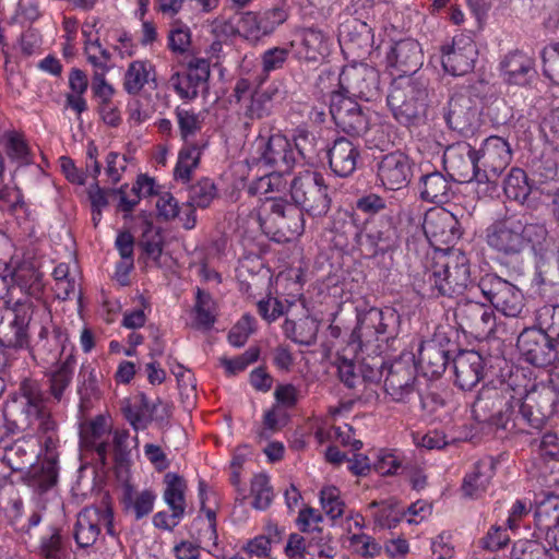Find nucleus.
<instances>
[{"label":"nucleus","instance_id":"1","mask_svg":"<svg viewBox=\"0 0 559 559\" xmlns=\"http://www.w3.org/2000/svg\"><path fill=\"white\" fill-rule=\"evenodd\" d=\"M20 392L23 399L21 411L12 418L5 415L0 437L1 461L12 472H22L32 464L35 455L31 445L33 437L39 439L48 453L57 448L59 441L58 424L39 383L25 379L21 382Z\"/></svg>","mask_w":559,"mask_h":559},{"label":"nucleus","instance_id":"2","mask_svg":"<svg viewBox=\"0 0 559 559\" xmlns=\"http://www.w3.org/2000/svg\"><path fill=\"white\" fill-rule=\"evenodd\" d=\"M544 224L530 223L525 215H510L493 222L486 230L487 245L503 257H518L527 248L537 250L546 241Z\"/></svg>","mask_w":559,"mask_h":559},{"label":"nucleus","instance_id":"3","mask_svg":"<svg viewBox=\"0 0 559 559\" xmlns=\"http://www.w3.org/2000/svg\"><path fill=\"white\" fill-rule=\"evenodd\" d=\"M428 82L419 76L397 75L391 83L386 105L394 120L406 128L426 121Z\"/></svg>","mask_w":559,"mask_h":559},{"label":"nucleus","instance_id":"4","mask_svg":"<svg viewBox=\"0 0 559 559\" xmlns=\"http://www.w3.org/2000/svg\"><path fill=\"white\" fill-rule=\"evenodd\" d=\"M471 282L468 259L462 252L441 257L423 274L424 294L430 297L462 294Z\"/></svg>","mask_w":559,"mask_h":559},{"label":"nucleus","instance_id":"5","mask_svg":"<svg viewBox=\"0 0 559 559\" xmlns=\"http://www.w3.org/2000/svg\"><path fill=\"white\" fill-rule=\"evenodd\" d=\"M255 211L261 229L267 235L277 236V240H288L305 230L302 211L285 199L267 197Z\"/></svg>","mask_w":559,"mask_h":559},{"label":"nucleus","instance_id":"6","mask_svg":"<svg viewBox=\"0 0 559 559\" xmlns=\"http://www.w3.org/2000/svg\"><path fill=\"white\" fill-rule=\"evenodd\" d=\"M467 152L473 153L476 163L479 164L477 183L487 185V190H496L503 171L512 160L510 143L498 135H491L484 140L479 150L467 145Z\"/></svg>","mask_w":559,"mask_h":559},{"label":"nucleus","instance_id":"7","mask_svg":"<svg viewBox=\"0 0 559 559\" xmlns=\"http://www.w3.org/2000/svg\"><path fill=\"white\" fill-rule=\"evenodd\" d=\"M294 203L311 217L325 216L331 207V197L324 178L317 171H304L290 182Z\"/></svg>","mask_w":559,"mask_h":559},{"label":"nucleus","instance_id":"8","mask_svg":"<svg viewBox=\"0 0 559 559\" xmlns=\"http://www.w3.org/2000/svg\"><path fill=\"white\" fill-rule=\"evenodd\" d=\"M32 317L33 302L29 299L17 300L12 308L0 309V342L8 348L27 347Z\"/></svg>","mask_w":559,"mask_h":559},{"label":"nucleus","instance_id":"9","mask_svg":"<svg viewBox=\"0 0 559 559\" xmlns=\"http://www.w3.org/2000/svg\"><path fill=\"white\" fill-rule=\"evenodd\" d=\"M478 288L483 296L507 317H518L524 308L522 292L496 274H485L478 283Z\"/></svg>","mask_w":559,"mask_h":559},{"label":"nucleus","instance_id":"10","mask_svg":"<svg viewBox=\"0 0 559 559\" xmlns=\"http://www.w3.org/2000/svg\"><path fill=\"white\" fill-rule=\"evenodd\" d=\"M349 97L373 102L380 96V73L373 67L361 63L345 68L340 75L330 73Z\"/></svg>","mask_w":559,"mask_h":559},{"label":"nucleus","instance_id":"11","mask_svg":"<svg viewBox=\"0 0 559 559\" xmlns=\"http://www.w3.org/2000/svg\"><path fill=\"white\" fill-rule=\"evenodd\" d=\"M516 346L521 357L538 368L550 366L559 356L558 346L540 325L523 330L518 337Z\"/></svg>","mask_w":559,"mask_h":559},{"label":"nucleus","instance_id":"12","mask_svg":"<svg viewBox=\"0 0 559 559\" xmlns=\"http://www.w3.org/2000/svg\"><path fill=\"white\" fill-rule=\"evenodd\" d=\"M330 114L334 123L352 136H361L369 129V117L361 106L340 91L331 93Z\"/></svg>","mask_w":559,"mask_h":559},{"label":"nucleus","instance_id":"13","mask_svg":"<svg viewBox=\"0 0 559 559\" xmlns=\"http://www.w3.org/2000/svg\"><path fill=\"white\" fill-rule=\"evenodd\" d=\"M515 405L519 409L512 425L509 426V419L502 421V415H500L499 420L496 423L498 427L502 429L518 428L520 431L525 432H528V428L539 430L544 427L549 414V397L543 394L531 393L523 401L518 400Z\"/></svg>","mask_w":559,"mask_h":559},{"label":"nucleus","instance_id":"14","mask_svg":"<svg viewBox=\"0 0 559 559\" xmlns=\"http://www.w3.org/2000/svg\"><path fill=\"white\" fill-rule=\"evenodd\" d=\"M258 159L265 166L280 171H292L297 164V156L288 138L274 133L265 138L260 131L257 138Z\"/></svg>","mask_w":559,"mask_h":559},{"label":"nucleus","instance_id":"15","mask_svg":"<svg viewBox=\"0 0 559 559\" xmlns=\"http://www.w3.org/2000/svg\"><path fill=\"white\" fill-rule=\"evenodd\" d=\"M112 511L105 508L86 507L76 518L73 538L79 548L92 547L100 535V527L105 525L109 534L112 532Z\"/></svg>","mask_w":559,"mask_h":559},{"label":"nucleus","instance_id":"16","mask_svg":"<svg viewBox=\"0 0 559 559\" xmlns=\"http://www.w3.org/2000/svg\"><path fill=\"white\" fill-rule=\"evenodd\" d=\"M412 177L413 162L400 151L383 155L377 163V178L388 190L397 191L407 187Z\"/></svg>","mask_w":559,"mask_h":559},{"label":"nucleus","instance_id":"17","mask_svg":"<svg viewBox=\"0 0 559 559\" xmlns=\"http://www.w3.org/2000/svg\"><path fill=\"white\" fill-rule=\"evenodd\" d=\"M454 317L463 332L475 336H485L495 326V314L491 308L474 300L459 302Z\"/></svg>","mask_w":559,"mask_h":559},{"label":"nucleus","instance_id":"18","mask_svg":"<svg viewBox=\"0 0 559 559\" xmlns=\"http://www.w3.org/2000/svg\"><path fill=\"white\" fill-rule=\"evenodd\" d=\"M210 62L203 58L189 61L183 72H177L170 78V84L182 99H194L200 91L207 88L210 79Z\"/></svg>","mask_w":559,"mask_h":559},{"label":"nucleus","instance_id":"19","mask_svg":"<svg viewBox=\"0 0 559 559\" xmlns=\"http://www.w3.org/2000/svg\"><path fill=\"white\" fill-rule=\"evenodd\" d=\"M478 51L474 40L466 35H457L452 45L443 48L442 67L453 76H461L474 69Z\"/></svg>","mask_w":559,"mask_h":559},{"label":"nucleus","instance_id":"20","mask_svg":"<svg viewBox=\"0 0 559 559\" xmlns=\"http://www.w3.org/2000/svg\"><path fill=\"white\" fill-rule=\"evenodd\" d=\"M423 228L431 243L451 245L462 236L456 216L444 209L428 212Z\"/></svg>","mask_w":559,"mask_h":559},{"label":"nucleus","instance_id":"21","mask_svg":"<svg viewBox=\"0 0 559 559\" xmlns=\"http://www.w3.org/2000/svg\"><path fill=\"white\" fill-rule=\"evenodd\" d=\"M424 53L420 44L413 38L395 41L386 52V64L397 75H412L420 69Z\"/></svg>","mask_w":559,"mask_h":559},{"label":"nucleus","instance_id":"22","mask_svg":"<svg viewBox=\"0 0 559 559\" xmlns=\"http://www.w3.org/2000/svg\"><path fill=\"white\" fill-rule=\"evenodd\" d=\"M338 40L343 49L357 57H365L373 48L374 35L367 22L353 17L341 24Z\"/></svg>","mask_w":559,"mask_h":559},{"label":"nucleus","instance_id":"23","mask_svg":"<svg viewBox=\"0 0 559 559\" xmlns=\"http://www.w3.org/2000/svg\"><path fill=\"white\" fill-rule=\"evenodd\" d=\"M504 82L518 86L530 85L537 76L535 60L521 50L504 56L500 63Z\"/></svg>","mask_w":559,"mask_h":559},{"label":"nucleus","instance_id":"24","mask_svg":"<svg viewBox=\"0 0 559 559\" xmlns=\"http://www.w3.org/2000/svg\"><path fill=\"white\" fill-rule=\"evenodd\" d=\"M448 126L461 134L473 132L478 122V111L471 97L463 94L453 95L444 112Z\"/></svg>","mask_w":559,"mask_h":559},{"label":"nucleus","instance_id":"25","mask_svg":"<svg viewBox=\"0 0 559 559\" xmlns=\"http://www.w3.org/2000/svg\"><path fill=\"white\" fill-rule=\"evenodd\" d=\"M384 390L393 401L405 402L415 392L414 367L394 361L385 368Z\"/></svg>","mask_w":559,"mask_h":559},{"label":"nucleus","instance_id":"26","mask_svg":"<svg viewBox=\"0 0 559 559\" xmlns=\"http://www.w3.org/2000/svg\"><path fill=\"white\" fill-rule=\"evenodd\" d=\"M453 369L455 384L461 390H472L484 377V359L475 350H463L453 359Z\"/></svg>","mask_w":559,"mask_h":559},{"label":"nucleus","instance_id":"27","mask_svg":"<svg viewBox=\"0 0 559 559\" xmlns=\"http://www.w3.org/2000/svg\"><path fill=\"white\" fill-rule=\"evenodd\" d=\"M467 145L459 148H450L444 153L443 162L451 178L460 183L477 182L479 164L476 163L473 153L467 152Z\"/></svg>","mask_w":559,"mask_h":559},{"label":"nucleus","instance_id":"28","mask_svg":"<svg viewBox=\"0 0 559 559\" xmlns=\"http://www.w3.org/2000/svg\"><path fill=\"white\" fill-rule=\"evenodd\" d=\"M329 164L333 173L340 177L350 176L360 158L359 145L345 139L337 138L329 150Z\"/></svg>","mask_w":559,"mask_h":559},{"label":"nucleus","instance_id":"29","mask_svg":"<svg viewBox=\"0 0 559 559\" xmlns=\"http://www.w3.org/2000/svg\"><path fill=\"white\" fill-rule=\"evenodd\" d=\"M389 321H395L394 313L390 312L386 316L381 310L371 308L358 314L357 325L354 329L353 335L356 336L360 343H369L373 338L378 340L380 335H384L390 331Z\"/></svg>","mask_w":559,"mask_h":559},{"label":"nucleus","instance_id":"30","mask_svg":"<svg viewBox=\"0 0 559 559\" xmlns=\"http://www.w3.org/2000/svg\"><path fill=\"white\" fill-rule=\"evenodd\" d=\"M449 352V348L438 340L423 342L418 350V365L424 374L439 378L447 369Z\"/></svg>","mask_w":559,"mask_h":559},{"label":"nucleus","instance_id":"31","mask_svg":"<svg viewBox=\"0 0 559 559\" xmlns=\"http://www.w3.org/2000/svg\"><path fill=\"white\" fill-rule=\"evenodd\" d=\"M493 475L495 462L491 457L477 461L463 479V495L471 499L480 498L487 491Z\"/></svg>","mask_w":559,"mask_h":559},{"label":"nucleus","instance_id":"32","mask_svg":"<svg viewBox=\"0 0 559 559\" xmlns=\"http://www.w3.org/2000/svg\"><path fill=\"white\" fill-rule=\"evenodd\" d=\"M81 442L88 449L94 450L103 464H106L109 452V428L104 416L99 415L81 428Z\"/></svg>","mask_w":559,"mask_h":559},{"label":"nucleus","instance_id":"33","mask_svg":"<svg viewBox=\"0 0 559 559\" xmlns=\"http://www.w3.org/2000/svg\"><path fill=\"white\" fill-rule=\"evenodd\" d=\"M419 194L423 201L445 203L452 194L451 182L438 170L428 173L419 179Z\"/></svg>","mask_w":559,"mask_h":559},{"label":"nucleus","instance_id":"34","mask_svg":"<svg viewBox=\"0 0 559 559\" xmlns=\"http://www.w3.org/2000/svg\"><path fill=\"white\" fill-rule=\"evenodd\" d=\"M330 50V38L321 29L304 28L300 31V43L297 53L300 59L317 61L325 57Z\"/></svg>","mask_w":559,"mask_h":559},{"label":"nucleus","instance_id":"35","mask_svg":"<svg viewBox=\"0 0 559 559\" xmlns=\"http://www.w3.org/2000/svg\"><path fill=\"white\" fill-rule=\"evenodd\" d=\"M150 81H155V71L147 60L129 63L123 75V88L129 95H138Z\"/></svg>","mask_w":559,"mask_h":559},{"label":"nucleus","instance_id":"36","mask_svg":"<svg viewBox=\"0 0 559 559\" xmlns=\"http://www.w3.org/2000/svg\"><path fill=\"white\" fill-rule=\"evenodd\" d=\"M58 478L57 463L53 460L44 461L39 465H32L24 481L39 495L56 485Z\"/></svg>","mask_w":559,"mask_h":559},{"label":"nucleus","instance_id":"37","mask_svg":"<svg viewBox=\"0 0 559 559\" xmlns=\"http://www.w3.org/2000/svg\"><path fill=\"white\" fill-rule=\"evenodd\" d=\"M367 239L374 247V257L381 255L384 258L385 253L399 246L400 236L392 219L386 217L380 221L378 229L367 235Z\"/></svg>","mask_w":559,"mask_h":559},{"label":"nucleus","instance_id":"38","mask_svg":"<svg viewBox=\"0 0 559 559\" xmlns=\"http://www.w3.org/2000/svg\"><path fill=\"white\" fill-rule=\"evenodd\" d=\"M165 484L164 500L173 512L171 519L180 520L186 510V481L175 473H167L165 475Z\"/></svg>","mask_w":559,"mask_h":559},{"label":"nucleus","instance_id":"39","mask_svg":"<svg viewBox=\"0 0 559 559\" xmlns=\"http://www.w3.org/2000/svg\"><path fill=\"white\" fill-rule=\"evenodd\" d=\"M98 374L94 368L83 366L79 373L78 394L80 396V411L85 413L92 408L93 401L100 397L98 389Z\"/></svg>","mask_w":559,"mask_h":559},{"label":"nucleus","instance_id":"40","mask_svg":"<svg viewBox=\"0 0 559 559\" xmlns=\"http://www.w3.org/2000/svg\"><path fill=\"white\" fill-rule=\"evenodd\" d=\"M75 369V359L69 354L66 359L60 362L56 370L49 374V392L56 402H61L66 390L72 382Z\"/></svg>","mask_w":559,"mask_h":559},{"label":"nucleus","instance_id":"41","mask_svg":"<svg viewBox=\"0 0 559 559\" xmlns=\"http://www.w3.org/2000/svg\"><path fill=\"white\" fill-rule=\"evenodd\" d=\"M318 330L319 325L317 321L311 318H304L298 322L287 319L283 324V331L286 337L305 346H311L316 343Z\"/></svg>","mask_w":559,"mask_h":559},{"label":"nucleus","instance_id":"42","mask_svg":"<svg viewBox=\"0 0 559 559\" xmlns=\"http://www.w3.org/2000/svg\"><path fill=\"white\" fill-rule=\"evenodd\" d=\"M535 525L542 534L547 533L559 525V497L548 496L537 504L534 512Z\"/></svg>","mask_w":559,"mask_h":559},{"label":"nucleus","instance_id":"43","mask_svg":"<svg viewBox=\"0 0 559 559\" xmlns=\"http://www.w3.org/2000/svg\"><path fill=\"white\" fill-rule=\"evenodd\" d=\"M155 499L156 496L151 490L134 492L133 489L128 486L124 489L122 502L126 511L132 512L135 520H141L153 511Z\"/></svg>","mask_w":559,"mask_h":559},{"label":"nucleus","instance_id":"44","mask_svg":"<svg viewBox=\"0 0 559 559\" xmlns=\"http://www.w3.org/2000/svg\"><path fill=\"white\" fill-rule=\"evenodd\" d=\"M502 186L509 199L521 203L525 202L531 193L527 176L523 169L518 167L511 168L509 174L502 179Z\"/></svg>","mask_w":559,"mask_h":559},{"label":"nucleus","instance_id":"45","mask_svg":"<svg viewBox=\"0 0 559 559\" xmlns=\"http://www.w3.org/2000/svg\"><path fill=\"white\" fill-rule=\"evenodd\" d=\"M201 156V146L198 143H187L179 152L174 170L176 180L187 182L191 179L192 171L198 167Z\"/></svg>","mask_w":559,"mask_h":559},{"label":"nucleus","instance_id":"46","mask_svg":"<svg viewBox=\"0 0 559 559\" xmlns=\"http://www.w3.org/2000/svg\"><path fill=\"white\" fill-rule=\"evenodd\" d=\"M43 274L34 265H20L12 274V281L28 296L38 297L43 289Z\"/></svg>","mask_w":559,"mask_h":559},{"label":"nucleus","instance_id":"47","mask_svg":"<svg viewBox=\"0 0 559 559\" xmlns=\"http://www.w3.org/2000/svg\"><path fill=\"white\" fill-rule=\"evenodd\" d=\"M293 142L297 162L299 159L307 162L314 159L317 155V139L312 132L299 126L293 131Z\"/></svg>","mask_w":559,"mask_h":559},{"label":"nucleus","instance_id":"48","mask_svg":"<svg viewBox=\"0 0 559 559\" xmlns=\"http://www.w3.org/2000/svg\"><path fill=\"white\" fill-rule=\"evenodd\" d=\"M252 507L257 510H265L273 501V489L265 474L254 475L251 479Z\"/></svg>","mask_w":559,"mask_h":559},{"label":"nucleus","instance_id":"49","mask_svg":"<svg viewBox=\"0 0 559 559\" xmlns=\"http://www.w3.org/2000/svg\"><path fill=\"white\" fill-rule=\"evenodd\" d=\"M216 195L217 189L214 182L209 178H203L190 187L188 202L191 206L205 209Z\"/></svg>","mask_w":559,"mask_h":559},{"label":"nucleus","instance_id":"50","mask_svg":"<svg viewBox=\"0 0 559 559\" xmlns=\"http://www.w3.org/2000/svg\"><path fill=\"white\" fill-rule=\"evenodd\" d=\"M40 556L43 559H64L67 549L61 530L51 527L50 533L40 539Z\"/></svg>","mask_w":559,"mask_h":559},{"label":"nucleus","instance_id":"51","mask_svg":"<svg viewBox=\"0 0 559 559\" xmlns=\"http://www.w3.org/2000/svg\"><path fill=\"white\" fill-rule=\"evenodd\" d=\"M139 400L140 408L144 415V418L148 419V424L151 421L164 424L169 419L171 415V408L168 403H164L160 399H156L155 402H151L144 393L139 395Z\"/></svg>","mask_w":559,"mask_h":559},{"label":"nucleus","instance_id":"52","mask_svg":"<svg viewBox=\"0 0 559 559\" xmlns=\"http://www.w3.org/2000/svg\"><path fill=\"white\" fill-rule=\"evenodd\" d=\"M214 301L211 295L200 288L197 290L195 321L203 329H211L215 322L213 313Z\"/></svg>","mask_w":559,"mask_h":559},{"label":"nucleus","instance_id":"53","mask_svg":"<svg viewBox=\"0 0 559 559\" xmlns=\"http://www.w3.org/2000/svg\"><path fill=\"white\" fill-rule=\"evenodd\" d=\"M5 153L12 162H16L19 165H29L32 163L26 141L15 132L7 134Z\"/></svg>","mask_w":559,"mask_h":559},{"label":"nucleus","instance_id":"54","mask_svg":"<svg viewBox=\"0 0 559 559\" xmlns=\"http://www.w3.org/2000/svg\"><path fill=\"white\" fill-rule=\"evenodd\" d=\"M380 508L373 513L374 522L382 528H392L404 518V513L396 509V504L393 502H381L372 501L369 508Z\"/></svg>","mask_w":559,"mask_h":559},{"label":"nucleus","instance_id":"55","mask_svg":"<svg viewBox=\"0 0 559 559\" xmlns=\"http://www.w3.org/2000/svg\"><path fill=\"white\" fill-rule=\"evenodd\" d=\"M191 45V31L181 21H175L168 33V48L176 53H183Z\"/></svg>","mask_w":559,"mask_h":559},{"label":"nucleus","instance_id":"56","mask_svg":"<svg viewBox=\"0 0 559 559\" xmlns=\"http://www.w3.org/2000/svg\"><path fill=\"white\" fill-rule=\"evenodd\" d=\"M48 330L46 328H41L38 334V341L32 347V355L34 357H39L44 361H49L51 359H56L57 349L59 346V341L57 335H53L51 338L48 337Z\"/></svg>","mask_w":559,"mask_h":559},{"label":"nucleus","instance_id":"57","mask_svg":"<svg viewBox=\"0 0 559 559\" xmlns=\"http://www.w3.org/2000/svg\"><path fill=\"white\" fill-rule=\"evenodd\" d=\"M552 551L537 540H520L513 547L515 559H548Z\"/></svg>","mask_w":559,"mask_h":559},{"label":"nucleus","instance_id":"58","mask_svg":"<svg viewBox=\"0 0 559 559\" xmlns=\"http://www.w3.org/2000/svg\"><path fill=\"white\" fill-rule=\"evenodd\" d=\"M320 502L331 519H337L344 513V502L340 499V491L334 486H328L320 491Z\"/></svg>","mask_w":559,"mask_h":559},{"label":"nucleus","instance_id":"59","mask_svg":"<svg viewBox=\"0 0 559 559\" xmlns=\"http://www.w3.org/2000/svg\"><path fill=\"white\" fill-rule=\"evenodd\" d=\"M177 120L180 129L181 138L188 142L189 136L194 135L202 128V119L193 111L177 108Z\"/></svg>","mask_w":559,"mask_h":559},{"label":"nucleus","instance_id":"60","mask_svg":"<svg viewBox=\"0 0 559 559\" xmlns=\"http://www.w3.org/2000/svg\"><path fill=\"white\" fill-rule=\"evenodd\" d=\"M542 59L544 74L559 84V43L546 46L542 51Z\"/></svg>","mask_w":559,"mask_h":559},{"label":"nucleus","instance_id":"61","mask_svg":"<svg viewBox=\"0 0 559 559\" xmlns=\"http://www.w3.org/2000/svg\"><path fill=\"white\" fill-rule=\"evenodd\" d=\"M254 331V318L250 314H245L242 318L230 329L228 333V341L235 347H241L246 344L249 335Z\"/></svg>","mask_w":559,"mask_h":559},{"label":"nucleus","instance_id":"62","mask_svg":"<svg viewBox=\"0 0 559 559\" xmlns=\"http://www.w3.org/2000/svg\"><path fill=\"white\" fill-rule=\"evenodd\" d=\"M373 467L382 476L396 475L403 468V459L396 453L381 451Z\"/></svg>","mask_w":559,"mask_h":559},{"label":"nucleus","instance_id":"63","mask_svg":"<svg viewBox=\"0 0 559 559\" xmlns=\"http://www.w3.org/2000/svg\"><path fill=\"white\" fill-rule=\"evenodd\" d=\"M273 106L259 93L254 92L245 108V117L250 120H260L271 116Z\"/></svg>","mask_w":559,"mask_h":559},{"label":"nucleus","instance_id":"64","mask_svg":"<svg viewBox=\"0 0 559 559\" xmlns=\"http://www.w3.org/2000/svg\"><path fill=\"white\" fill-rule=\"evenodd\" d=\"M539 325L548 336L559 346V306L545 307L539 316Z\"/></svg>","mask_w":559,"mask_h":559}]
</instances>
